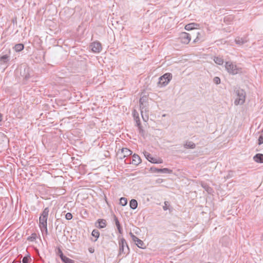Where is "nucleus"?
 <instances>
[{"mask_svg":"<svg viewBox=\"0 0 263 263\" xmlns=\"http://www.w3.org/2000/svg\"><path fill=\"white\" fill-rule=\"evenodd\" d=\"M129 163L135 165H138L141 162L140 157L137 154H135L133 155L132 161L129 160Z\"/></svg>","mask_w":263,"mask_h":263,"instance_id":"12","label":"nucleus"},{"mask_svg":"<svg viewBox=\"0 0 263 263\" xmlns=\"http://www.w3.org/2000/svg\"><path fill=\"white\" fill-rule=\"evenodd\" d=\"M195 25V24L194 23L189 24L185 26V29L186 30H193V31L195 30L194 29Z\"/></svg>","mask_w":263,"mask_h":263,"instance_id":"25","label":"nucleus"},{"mask_svg":"<svg viewBox=\"0 0 263 263\" xmlns=\"http://www.w3.org/2000/svg\"><path fill=\"white\" fill-rule=\"evenodd\" d=\"M213 82L216 84H219L220 83V79L218 77H215L213 79Z\"/></svg>","mask_w":263,"mask_h":263,"instance_id":"34","label":"nucleus"},{"mask_svg":"<svg viewBox=\"0 0 263 263\" xmlns=\"http://www.w3.org/2000/svg\"><path fill=\"white\" fill-rule=\"evenodd\" d=\"M235 42L236 44L239 45H242L243 44L247 43V40H246V38L237 37L235 39Z\"/></svg>","mask_w":263,"mask_h":263,"instance_id":"18","label":"nucleus"},{"mask_svg":"<svg viewBox=\"0 0 263 263\" xmlns=\"http://www.w3.org/2000/svg\"><path fill=\"white\" fill-rule=\"evenodd\" d=\"M24 48V45L23 44L20 43L16 44L13 49L16 52H20L23 50Z\"/></svg>","mask_w":263,"mask_h":263,"instance_id":"20","label":"nucleus"},{"mask_svg":"<svg viewBox=\"0 0 263 263\" xmlns=\"http://www.w3.org/2000/svg\"><path fill=\"white\" fill-rule=\"evenodd\" d=\"M116 226L117 228H119V227H121V225H120V223H119L118 224L116 225Z\"/></svg>","mask_w":263,"mask_h":263,"instance_id":"45","label":"nucleus"},{"mask_svg":"<svg viewBox=\"0 0 263 263\" xmlns=\"http://www.w3.org/2000/svg\"><path fill=\"white\" fill-rule=\"evenodd\" d=\"M119 254L118 256L122 254L127 255L129 253L130 249L126 242V240L121 237L119 240Z\"/></svg>","mask_w":263,"mask_h":263,"instance_id":"2","label":"nucleus"},{"mask_svg":"<svg viewBox=\"0 0 263 263\" xmlns=\"http://www.w3.org/2000/svg\"><path fill=\"white\" fill-rule=\"evenodd\" d=\"M151 170H153L154 172L158 173L171 174L173 172V171L172 170L168 169L167 168H157L156 167H151Z\"/></svg>","mask_w":263,"mask_h":263,"instance_id":"11","label":"nucleus"},{"mask_svg":"<svg viewBox=\"0 0 263 263\" xmlns=\"http://www.w3.org/2000/svg\"><path fill=\"white\" fill-rule=\"evenodd\" d=\"M12 22L13 23V24H17V17L16 16H14L12 19Z\"/></svg>","mask_w":263,"mask_h":263,"instance_id":"40","label":"nucleus"},{"mask_svg":"<svg viewBox=\"0 0 263 263\" xmlns=\"http://www.w3.org/2000/svg\"><path fill=\"white\" fill-rule=\"evenodd\" d=\"M118 231L120 234H122L123 233V230L122 227L117 228Z\"/></svg>","mask_w":263,"mask_h":263,"instance_id":"41","label":"nucleus"},{"mask_svg":"<svg viewBox=\"0 0 263 263\" xmlns=\"http://www.w3.org/2000/svg\"><path fill=\"white\" fill-rule=\"evenodd\" d=\"M140 109L142 118L144 121L146 122L148 119V103H139Z\"/></svg>","mask_w":263,"mask_h":263,"instance_id":"6","label":"nucleus"},{"mask_svg":"<svg viewBox=\"0 0 263 263\" xmlns=\"http://www.w3.org/2000/svg\"><path fill=\"white\" fill-rule=\"evenodd\" d=\"M3 120V115L0 113V122Z\"/></svg>","mask_w":263,"mask_h":263,"instance_id":"44","label":"nucleus"},{"mask_svg":"<svg viewBox=\"0 0 263 263\" xmlns=\"http://www.w3.org/2000/svg\"><path fill=\"white\" fill-rule=\"evenodd\" d=\"M57 254L59 256V257H60L61 259L65 256V255L63 254L61 249L60 248H58V252H57Z\"/></svg>","mask_w":263,"mask_h":263,"instance_id":"33","label":"nucleus"},{"mask_svg":"<svg viewBox=\"0 0 263 263\" xmlns=\"http://www.w3.org/2000/svg\"><path fill=\"white\" fill-rule=\"evenodd\" d=\"M31 261V258L30 256H26L23 257L22 259L23 263H29Z\"/></svg>","mask_w":263,"mask_h":263,"instance_id":"32","label":"nucleus"},{"mask_svg":"<svg viewBox=\"0 0 263 263\" xmlns=\"http://www.w3.org/2000/svg\"><path fill=\"white\" fill-rule=\"evenodd\" d=\"M47 219L48 217L42 216H40L39 217V226L40 229L43 233L45 231V232L46 235L48 234Z\"/></svg>","mask_w":263,"mask_h":263,"instance_id":"8","label":"nucleus"},{"mask_svg":"<svg viewBox=\"0 0 263 263\" xmlns=\"http://www.w3.org/2000/svg\"><path fill=\"white\" fill-rule=\"evenodd\" d=\"M114 221L115 222L116 225H117L119 223H120V222H119L118 218L117 217V216L115 215H114Z\"/></svg>","mask_w":263,"mask_h":263,"instance_id":"38","label":"nucleus"},{"mask_svg":"<svg viewBox=\"0 0 263 263\" xmlns=\"http://www.w3.org/2000/svg\"><path fill=\"white\" fill-rule=\"evenodd\" d=\"M196 145L192 141H187L184 144V147L185 148H192L193 149L195 148Z\"/></svg>","mask_w":263,"mask_h":263,"instance_id":"19","label":"nucleus"},{"mask_svg":"<svg viewBox=\"0 0 263 263\" xmlns=\"http://www.w3.org/2000/svg\"><path fill=\"white\" fill-rule=\"evenodd\" d=\"M214 62L218 65H222L223 63V59L220 57H215L214 59Z\"/></svg>","mask_w":263,"mask_h":263,"instance_id":"26","label":"nucleus"},{"mask_svg":"<svg viewBox=\"0 0 263 263\" xmlns=\"http://www.w3.org/2000/svg\"><path fill=\"white\" fill-rule=\"evenodd\" d=\"M129 206L131 209L135 210L137 208L138 202L136 199H133L129 202Z\"/></svg>","mask_w":263,"mask_h":263,"instance_id":"22","label":"nucleus"},{"mask_svg":"<svg viewBox=\"0 0 263 263\" xmlns=\"http://www.w3.org/2000/svg\"><path fill=\"white\" fill-rule=\"evenodd\" d=\"M129 235L130 236L133 241L136 242V245L138 247L141 249L145 248V246L144 245V243L142 240L138 238L132 232L129 233Z\"/></svg>","mask_w":263,"mask_h":263,"instance_id":"9","label":"nucleus"},{"mask_svg":"<svg viewBox=\"0 0 263 263\" xmlns=\"http://www.w3.org/2000/svg\"><path fill=\"white\" fill-rule=\"evenodd\" d=\"M98 223V226H96L97 227L99 228V229L104 228L106 226V221L105 219H99L96 223Z\"/></svg>","mask_w":263,"mask_h":263,"instance_id":"15","label":"nucleus"},{"mask_svg":"<svg viewBox=\"0 0 263 263\" xmlns=\"http://www.w3.org/2000/svg\"><path fill=\"white\" fill-rule=\"evenodd\" d=\"M92 236L95 237L96 238V239L95 240V241H96L98 239V238L100 236V232L98 230H93L91 233Z\"/></svg>","mask_w":263,"mask_h":263,"instance_id":"24","label":"nucleus"},{"mask_svg":"<svg viewBox=\"0 0 263 263\" xmlns=\"http://www.w3.org/2000/svg\"><path fill=\"white\" fill-rule=\"evenodd\" d=\"M225 67L228 72L233 75L241 72V68L238 67L236 65L229 61L226 63Z\"/></svg>","mask_w":263,"mask_h":263,"instance_id":"3","label":"nucleus"},{"mask_svg":"<svg viewBox=\"0 0 263 263\" xmlns=\"http://www.w3.org/2000/svg\"><path fill=\"white\" fill-rule=\"evenodd\" d=\"M139 103H148V98L146 96L141 97L139 100Z\"/></svg>","mask_w":263,"mask_h":263,"instance_id":"28","label":"nucleus"},{"mask_svg":"<svg viewBox=\"0 0 263 263\" xmlns=\"http://www.w3.org/2000/svg\"><path fill=\"white\" fill-rule=\"evenodd\" d=\"M11 60L10 51L8 53L0 55V66L7 68L10 65Z\"/></svg>","mask_w":263,"mask_h":263,"instance_id":"5","label":"nucleus"},{"mask_svg":"<svg viewBox=\"0 0 263 263\" xmlns=\"http://www.w3.org/2000/svg\"><path fill=\"white\" fill-rule=\"evenodd\" d=\"M263 143V135H261L258 138V145H261Z\"/></svg>","mask_w":263,"mask_h":263,"instance_id":"36","label":"nucleus"},{"mask_svg":"<svg viewBox=\"0 0 263 263\" xmlns=\"http://www.w3.org/2000/svg\"><path fill=\"white\" fill-rule=\"evenodd\" d=\"M90 46L91 50L95 53H99L102 50L101 44L100 42H93L91 44Z\"/></svg>","mask_w":263,"mask_h":263,"instance_id":"10","label":"nucleus"},{"mask_svg":"<svg viewBox=\"0 0 263 263\" xmlns=\"http://www.w3.org/2000/svg\"><path fill=\"white\" fill-rule=\"evenodd\" d=\"M65 218L67 220H70L72 218V215L70 213H67L65 215Z\"/></svg>","mask_w":263,"mask_h":263,"instance_id":"35","label":"nucleus"},{"mask_svg":"<svg viewBox=\"0 0 263 263\" xmlns=\"http://www.w3.org/2000/svg\"><path fill=\"white\" fill-rule=\"evenodd\" d=\"M196 35V38L194 40V42L196 43L200 40V33L197 30H194L191 33L185 32H181L180 34L179 39L182 43L187 44L191 41L192 37Z\"/></svg>","mask_w":263,"mask_h":263,"instance_id":"1","label":"nucleus"},{"mask_svg":"<svg viewBox=\"0 0 263 263\" xmlns=\"http://www.w3.org/2000/svg\"><path fill=\"white\" fill-rule=\"evenodd\" d=\"M24 71V72L22 76L24 77V83H25V81H27L30 78V74L29 73V68L28 66H25Z\"/></svg>","mask_w":263,"mask_h":263,"instance_id":"13","label":"nucleus"},{"mask_svg":"<svg viewBox=\"0 0 263 263\" xmlns=\"http://www.w3.org/2000/svg\"><path fill=\"white\" fill-rule=\"evenodd\" d=\"M262 239L263 240V234H262Z\"/></svg>","mask_w":263,"mask_h":263,"instance_id":"47","label":"nucleus"},{"mask_svg":"<svg viewBox=\"0 0 263 263\" xmlns=\"http://www.w3.org/2000/svg\"><path fill=\"white\" fill-rule=\"evenodd\" d=\"M235 92L237 95V98L234 101L235 105H238L239 104H243L246 98L245 91L242 89H238L235 91Z\"/></svg>","mask_w":263,"mask_h":263,"instance_id":"4","label":"nucleus"},{"mask_svg":"<svg viewBox=\"0 0 263 263\" xmlns=\"http://www.w3.org/2000/svg\"><path fill=\"white\" fill-rule=\"evenodd\" d=\"M0 136L3 137L4 136V134H0Z\"/></svg>","mask_w":263,"mask_h":263,"instance_id":"46","label":"nucleus"},{"mask_svg":"<svg viewBox=\"0 0 263 263\" xmlns=\"http://www.w3.org/2000/svg\"><path fill=\"white\" fill-rule=\"evenodd\" d=\"M49 210L48 207L45 208L41 214V216L48 217L49 214Z\"/></svg>","mask_w":263,"mask_h":263,"instance_id":"29","label":"nucleus"},{"mask_svg":"<svg viewBox=\"0 0 263 263\" xmlns=\"http://www.w3.org/2000/svg\"><path fill=\"white\" fill-rule=\"evenodd\" d=\"M122 153L124 154V157H128L133 153L132 151L127 148H122Z\"/></svg>","mask_w":263,"mask_h":263,"instance_id":"21","label":"nucleus"},{"mask_svg":"<svg viewBox=\"0 0 263 263\" xmlns=\"http://www.w3.org/2000/svg\"><path fill=\"white\" fill-rule=\"evenodd\" d=\"M172 79V74L171 73H166L161 76L159 79L158 84L161 86H166Z\"/></svg>","mask_w":263,"mask_h":263,"instance_id":"7","label":"nucleus"},{"mask_svg":"<svg viewBox=\"0 0 263 263\" xmlns=\"http://www.w3.org/2000/svg\"><path fill=\"white\" fill-rule=\"evenodd\" d=\"M233 19V16H232L231 15L227 16L224 17V21L226 22V21H230V20H232Z\"/></svg>","mask_w":263,"mask_h":263,"instance_id":"37","label":"nucleus"},{"mask_svg":"<svg viewBox=\"0 0 263 263\" xmlns=\"http://www.w3.org/2000/svg\"><path fill=\"white\" fill-rule=\"evenodd\" d=\"M164 204H165V205L163 206V209L164 211H166L167 210V205L168 204V201H165L164 202Z\"/></svg>","mask_w":263,"mask_h":263,"instance_id":"39","label":"nucleus"},{"mask_svg":"<svg viewBox=\"0 0 263 263\" xmlns=\"http://www.w3.org/2000/svg\"><path fill=\"white\" fill-rule=\"evenodd\" d=\"M36 234L34 233H32L31 236L27 238V240L31 241H34L36 238Z\"/></svg>","mask_w":263,"mask_h":263,"instance_id":"31","label":"nucleus"},{"mask_svg":"<svg viewBox=\"0 0 263 263\" xmlns=\"http://www.w3.org/2000/svg\"><path fill=\"white\" fill-rule=\"evenodd\" d=\"M127 203V200L126 198L121 197L120 199V204L122 206H125Z\"/></svg>","mask_w":263,"mask_h":263,"instance_id":"30","label":"nucleus"},{"mask_svg":"<svg viewBox=\"0 0 263 263\" xmlns=\"http://www.w3.org/2000/svg\"><path fill=\"white\" fill-rule=\"evenodd\" d=\"M133 116L135 121L136 122V125H139V123H140V118L139 116V113L136 110L134 109L133 111Z\"/></svg>","mask_w":263,"mask_h":263,"instance_id":"17","label":"nucleus"},{"mask_svg":"<svg viewBox=\"0 0 263 263\" xmlns=\"http://www.w3.org/2000/svg\"><path fill=\"white\" fill-rule=\"evenodd\" d=\"M61 260L63 263H75L74 260L71 259L70 258L66 257V256L63 257L61 259Z\"/></svg>","mask_w":263,"mask_h":263,"instance_id":"23","label":"nucleus"},{"mask_svg":"<svg viewBox=\"0 0 263 263\" xmlns=\"http://www.w3.org/2000/svg\"><path fill=\"white\" fill-rule=\"evenodd\" d=\"M88 251H89V252L90 253H93L94 252V251H95V250H94V249H93V248H89L88 249Z\"/></svg>","mask_w":263,"mask_h":263,"instance_id":"42","label":"nucleus"},{"mask_svg":"<svg viewBox=\"0 0 263 263\" xmlns=\"http://www.w3.org/2000/svg\"><path fill=\"white\" fill-rule=\"evenodd\" d=\"M232 174H233V172L232 171H230L229 172V175H228L227 177L228 178L229 177H231L232 175Z\"/></svg>","mask_w":263,"mask_h":263,"instance_id":"43","label":"nucleus"},{"mask_svg":"<svg viewBox=\"0 0 263 263\" xmlns=\"http://www.w3.org/2000/svg\"><path fill=\"white\" fill-rule=\"evenodd\" d=\"M253 160L257 163H263V154L259 153L256 154L253 157Z\"/></svg>","mask_w":263,"mask_h":263,"instance_id":"16","label":"nucleus"},{"mask_svg":"<svg viewBox=\"0 0 263 263\" xmlns=\"http://www.w3.org/2000/svg\"><path fill=\"white\" fill-rule=\"evenodd\" d=\"M144 156L145 157H146V158L151 162L152 163H161V161L160 162H158L156 161V159H155L154 158H153L152 157V156L151 155V154L147 153V152H145L144 153Z\"/></svg>","mask_w":263,"mask_h":263,"instance_id":"14","label":"nucleus"},{"mask_svg":"<svg viewBox=\"0 0 263 263\" xmlns=\"http://www.w3.org/2000/svg\"><path fill=\"white\" fill-rule=\"evenodd\" d=\"M138 127V130H139V134L142 136V137H144L145 136V131L143 129L141 125V123H139V125H136Z\"/></svg>","mask_w":263,"mask_h":263,"instance_id":"27","label":"nucleus"}]
</instances>
